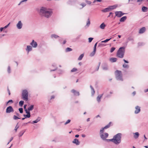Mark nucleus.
Returning a JSON list of instances; mask_svg holds the SVG:
<instances>
[{"instance_id": "41", "label": "nucleus", "mask_w": 148, "mask_h": 148, "mask_svg": "<svg viewBox=\"0 0 148 148\" xmlns=\"http://www.w3.org/2000/svg\"><path fill=\"white\" fill-rule=\"evenodd\" d=\"M7 71L9 73H11L10 67L9 66L8 67Z\"/></svg>"}, {"instance_id": "18", "label": "nucleus", "mask_w": 148, "mask_h": 148, "mask_svg": "<svg viewBox=\"0 0 148 148\" xmlns=\"http://www.w3.org/2000/svg\"><path fill=\"white\" fill-rule=\"evenodd\" d=\"M127 18L126 16H124L120 18V21L121 22H123L126 20Z\"/></svg>"}, {"instance_id": "3", "label": "nucleus", "mask_w": 148, "mask_h": 148, "mask_svg": "<svg viewBox=\"0 0 148 148\" xmlns=\"http://www.w3.org/2000/svg\"><path fill=\"white\" fill-rule=\"evenodd\" d=\"M125 47H122L119 48L118 50L116 56L117 57L122 58L124 57L125 51Z\"/></svg>"}, {"instance_id": "5", "label": "nucleus", "mask_w": 148, "mask_h": 148, "mask_svg": "<svg viewBox=\"0 0 148 148\" xmlns=\"http://www.w3.org/2000/svg\"><path fill=\"white\" fill-rule=\"evenodd\" d=\"M115 73L116 78L117 80H123L121 71L117 70L115 72Z\"/></svg>"}, {"instance_id": "63", "label": "nucleus", "mask_w": 148, "mask_h": 148, "mask_svg": "<svg viewBox=\"0 0 148 148\" xmlns=\"http://www.w3.org/2000/svg\"><path fill=\"white\" fill-rule=\"evenodd\" d=\"M27 105L26 104H25V105L24 106V109L25 110L26 109H27L26 108V106H27Z\"/></svg>"}, {"instance_id": "56", "label": "nucleus", "mask_w": 148, "mask_h": 148, "mask_svg": "<svg viewBox=\"0 0 148 148\" xmlns=\"http://www.w3.org/2000/svg\"><path fill=\"white\" fill-rule=\"evenodd\" d=\"M81 5L82 6V8H83L86 5V4L84 3H82L81 4Z\"/></svg>"}, {"instance_id": "58", "label": "nucleus", "mask_w": 148, "mask_h": 148, "mask_svg": "<svg viewBox=\"0 0 148 148\" xmlns=\"http://www.w3.org/2000/svg\"><path fill=\"white\" fill-rule=\"evenodd\" d=\"M10 24V23L8 25H6L5 26L4 28V29H6V28H7L8 26H9V25Z\"/></svg>"}, {"instance_id": "36", "label": "nucleus", "mask_w": 148, "mask_h": 148, "mask_svg": "<svg viewBox=\"0 0 148 148\" xmlns=\"http://www.w3.org/2000/svg\"><path fill=\"white\" fill-rule=\"evenodd\" d=\"M13 119L14 120H16L18 119H20V118L14 115L13 116Z\"/></svg>"}, {"instance_id": "64", "label": "nucleus", "mask_w": 148, "mask_h": 148, "mask_svg": "<svg viewBox=\"0 0 148 148\" xmlns=\"http://www.w3.org/2000/svg\"><path fill=\"white\" fill-rule=\"evenodd\" d=\"M55 98V96L54 95H52L51 96L50 99H54Z\"/></svg>"}, {"instance_id": "25", "label": "nucleus", "mask_w": 148, "mask_h": 148, "mask_svg": "<svg viewBox=\"0 0 148 148\" xmlns=\"http://www.w3.org/2000/svg\"><path fill=\"white\" fill-rule=\"evenodd\" d=\"M90 87L91 89V94L92 95H93L95 93V91L92 86L90 85Z\"/></svg>"}, {"instance_id": "29", "label": "nucleus", "mask_w": 148, "mask_h": 148, "mask_svg": "<svg viewBox=\"0 0 148 148\" xmlns=\"http://www.w3.org/2000/svg\"><path fill=\"white\" fill-rule=\"evenodd\" d=\"M123 67L124 68L128 69L129 67V66L125 64H124L123 65Z\"/></svg>"}, {"instance_id": "13", "label": "nucleus", "mask_w": 148, "mask_h": 148, "mask_svg": "<svg viewBox=\"0 0 148 148\" xmlns=\"http://www.w3.org/2000/svg\"><path fill=\"white\" fill-rule=\"evenodd\" d=\"M72 143L75 144L76 145H79L80 142L78 139L77 138L74 139L72 141Z\"/></svg>"}, {"instance_id": "48", "label": "nucleus", "mask_w": 148, "mask_h": 148, "mask_svg": "<svg viewBox=\"0 0 148 148\" xmlns=\"http://www.w3.org/2000/svg\"><path fill=\"white\" fill-rule=\"evenodd\" d=\"M145 44L143 42H139L138 43V45L140 46H142L143 45Z\"/></svg>"}, {"instance_id": "32", "label": "nucleus", "mask_w": 148, "mask_h": 148, "mask_svg": "<svg viewBox=\"0 0 148 148\" xmlns=\"http://www.w3.org/2000/svg\"><path fill=\"white\" fill-rule=\"evenodd\" d=\"M84 56V54L83 53L81 54L79 57L78 58V60H82Z\"/></svg>"}, {"instance_id": "27", "label": "nucleus", "mask_w": 148, "mask_h": 148, "mask_svg": "<svg viewBox=\"0 0 148 148\" xmlns=\"http://www.w3.org/2000/svg\"><path fill=\"white\" fill-rule=\"evenodd\" d=\"M34 108V105H31L29 107L27 108L28 110L29 111H32V110Z\"/></svg>"}, {"instance_id": "10", "label": "nucleus", "mask_w": 148, "mask_h": 148, "mask_svg": "<svg viewBox=\"0 0 148 148\" xmlns=\"http://www.w3.org/2000/svg\"><path fill=\"white\" fill-rule=\"evenodd\" d=\"M30 45L34 48H36L37 47L38 44L34 40H33L32 42L30 43Z\"/></svg>"}, {"instance_id": "11", "label": "nucleus", "mask_w": 148, "mask_h": 148, "mask_svg": "<svg viewBox=\"0 0 148 148\" xmlns=\"http://www.w3.org/2000/svg\"><path fill=\"white\" fill-rule=\"evenodd\" d=\"M135 108L136 110L134 112L135 113V114H137L139 113L140 111V107L138 106H137L135 107Z\"/></svg>"}, {"instance_id": "62", "label": "nucleus", "mask_w": 148, "mask_h": 148, "mask_svg": "<svg viewBox=\"0 0 148 148\" xmlns=\"http://www.w3.org/2000/svg\"><path fill=\"white\" fill-rule=\"evenodd\" d=\"M7 90L8 93V94L9 95H10V91L9 89L8 88Z\"/></svg>"}, {"instance_id": "51", "label": "nucleus", "mask_w": 148, "mask_h": 148, "mask_svg": "<svg viewBox=\"0 0 148 148\" xmlns=\"http://www.w3.org/2000/svg\"><path fill=\"white\" fill-rule=\"evenodd\" d=\"M100 64H101V63L100 62H99V64H98V65L97 66V68L96 69V71H97L99 69V66H100Z\"/></svg>"}, {"instance_id": "23", "label": "nucleus", "mask_w": 148, "mask_h": 148, "mask_svg": "<svg viewBox=\"0 0 148 148\" xmlns=\"http://www.w3.org/2000/svg\"><path fill=\"white\" fill-rule=\"evenodd\" d=\"M102 11L103 12H106L110 11L109 7L106 8L103 10H102Z\"/></svg>"}, {"instance_id": "44", "label": "nucleus", "mask_w": 148, "mask_h": 148, "mask_svg": "<svg viewBox=\"0 0 148 148\" xmlns=\"http://www.w3.org/2000/svg\"><path fill=\"white\" fill-rule=\"evenodd\" d=\"M25 112L27 114H30V111L28 110V109L25 110Z\"/></svg>"}, {"instance_id": "42", "label": "nucleus", "mask_w": 148, "mask_h": 148, "mask_svg": "<svg viewBox=\"0 0 148 148\" xmlns=\"http://www.w3.org/2000/svg\"><path fill=\"white\" fill-rule=\"evenodd\" d=\"M90 24V21L89 20V18H88V21L86 23V25L89 26Z\"/></svg>"}, {"instance_id": "16", "label": "nucleus", "mask_w": 148, "mask_h": 148, "mask_svg": "<svg viewBox=\"0 0 148 148\" xmlns=\"http://www.w3.org/2000/svg\"><path fill=\"white\" fill-rule=\"evenodd\" d=\"M145 31V27H143L141 28L139 31L140 34H142Z\"/></svg>"}, {"instance_id": "43", "label": "nucleus", "mask_w": 148, "mask_h": 148, "mask_svg": "<svg viewBox=\"0 0 148 148\" xmlns=\"http://www.w3.org/2000/svg\"><path fill=\"white\" fill-rule=\"evenodd\" d=\"M19 111L21 113H22L23 112V108H19L18 109Z\"/></svg>"}, {"instance_id": "24", "label": "nucleus", "mask_w": 148, "mask_h": 148, "mask_svg": "<svg viewBox=\"0 0 148 148\" xmlns=\"http://www.w3.org/2000/svg\"><path fill=\"white\" fill-rule=\"evenodd\" d=\"M106 26V25L104 23H103L100 25V28L101 29H103L105 28Z\"/></svg>"}, {"instance_id": "2", "label": "nucleus", "mask_w": 148, "mask_h": 148, "mask_svg": "<svg viewBox=\"0 0 148 148\" xmlns=\"http://www.w3.org/2000/svg\"><path fill=\"white\" fill-rule=\"evenodd\" d=\"M122 134L119 133L114 135L113 138L107 140V141H111L116 145H118L121 143Z\"/></svg>"}, {"instance_id": "47", "label": "nucleus", "mask_w": 148, "mask_h": 148, "mask_svg": "<svg viewBox=\"0 0 148 148\" xmlns=\"http://www.w3.org/2000/svg\"><path fill=\"white\" fill-rule=\"evenodd\" d=\"M71 120L70 119L66 121L64 125H66L68 123H69L71 122Z\"/></svg>"}, {"instance_id": "30", "label": "nucleus", "mask_w": 148, "mask_h": 148, "mask_svg": "<svg viewBox=\"0 0 148 148\" xmlns=\"http://www.w3.org/2000/svg\"><path fill=\"white\" fill-rule=\"evenodd\" d=\"M51 37L52 38H57L59 37V36L55 34H53L51 35Z\"/></svg>"}, {"instance_id": "39", "label": "nucleus", "mask_w": 148, "mask_h": 148, "mask_svg": "<svg viewBox=\"0 0 148 148\" xmlns=\"http://www.w3.org/2000/svg\"><path fill=\"white\" fill-rule=\"evenodd\" d=\"M115 49H116V48L115 47H112L110 49V52L111 53L113 52L114 51V50Z\"/></svg>"}, {"instance_id": "26", "label": "nucleus", "mask_w": 148, "mask_h": 148, "mask_svg": "<svg viewBox=\"0 0 148 148\" xmlns=\"http://www.w3.org/2000/svg\"><path fill=\"white\" fill-rule=\"evenodd\" d=\"M96 51V50L93 49V51L90 54V57H92L94 56L95 54Z\"/></svg>"}, {"instance_id": "59", "label": "nucleus", "mask_w": 148, "mask_h": 148, "mask_svg": "<svg viewBox=\"0 0 148 148\" xmlns=\"http://www.w3.org/2000/svg\"><path fill=\"white\" fill-rule=\"evenodd\" d=\"M123 61L125 63H129L128 61L125 60L124 59H123Z\"/></svg>"}, {"instance_id": "33", "label": "nucleus", "mask_w": 148, "mask_h": 148, "mask_svg": "<svg viewBox=\"0 0 148 148\" xmlns=\"http://www.w3.org/2000/svg\"><path fill=\"white\" fill-rule=\"evenodd\" d=\"M24 102L23 101H19V105L21 107H22L23 105Z\"/></svg>"}, {"instance_id": "9", "label": "nucleus", "mask_w": 148, "mask_h": 148, "mask_svg": "<svg viewBox=\"0 0 148 148\" xmlns=\"http://www.w3.org/2000/svg\"><path fill=\"white\" fill-rule=\"evenodd\" d=\"M23 26V24L21 21H19L16 25V27L18 29H21L22 28Z\"/></svg>"}, {"instance_id": "12", "label": "nucleus", "mask_w": 148, "mask_h": 148, "mask_svg": "<svg viewBox=\"0 0 148 148\" xmlns=\"http://www.w3.org/2000/svg\"><path fill=\"white\" fill-rule=\"evenodd\" d=\"M71 92L73 93L75 96H79V92L77 91L74 89H72L71 90Z\"/></svg>"}, {"instance_id": "37", "label": "nucleus", "mask_w": 148, "mask_h": 148, "mask_svg": "<svg viewBox=\"0 0 148 148\" xmlns=\"http://www.w3.org/2000/svg\"><path fill=\"white\" fill-rule=\"evenodd\" d=\"M111 38H110L109 39H107L106 40H105L102 41L101 42H104V43L106 42H108V41H109L111 39Z\"/></svg>"}, {"instance_id": "35", "label": "nucleus", "mask_w": 148, "mask_h": 148, "mask_svg": "<svg viewBox=\"0 0 148 148\" xmlns=\"http://www.w3.org/2000/svg\"><path fill=\"white\" fill-rule=\"evenodd\" d=\"M72 50V49L70 48L67 47L65 51L66 52H69Z\"/></svg>"}, {"instance_id": "1", "label": "nucleus", "mask_w": 148, "mask_h": 148, "mask_svg": "<svg viewBox=\"0 0 148 148\" xmlns=\"http://www.w3.org/2000/svg\"><path fill=\"white\" fill-rule=\"evenodd\" d=\"M53 12L52 10L47 9L45 8L42 7L40 9V14L42 16L48 18L52 15Z\"/></svg>"}, {"instance_id": "31", "label": "nucleus", "mask_w": 148, "mask_h": 148, "mask_svg": "<svg viewBox=\"0 0 148 148\" xmlns=\"http://www.w3.org/2000/svg\"><path fill=\"white\" fill-rule=\"evenodd\" d=\"M111 122H110L109 123L106 125L105 127H104V128L105 129H106L108 128H109L110 125L111 124Z\"/></svg>"}, {"instance_id": "6", "label": "nucleus", "mask_w": 148, "mask_h": 148, "mask_svg": "<svg viewBox=\"0 0 148 148\" xmlns=\"http://www.w3.org/2000/svg\"><path fill=\"white\" fill-rule=\"evenodd\" d=\"M28 93L27 90L25 89L23 90L22 93V97L23 99L26 101L28 100Z\"/></svg>"}, {"instance_id": "53", "label": "nucleus", "mask_w": 148, "mask_h": 148, "mask_svg": "<svg viewBox=\"0 0 148 148\" xmlns=\"http://www.w3.org/2000/svg\"><path fill=\"white\" fill-rule=\"evenodd\" d=\"M27 0H22V1H21L20 2V3L18 4V5H20L23 2H25V1H27Z\"/></svg>"}, {"instance_id": "34", "label": "nucleus", "mask_w": 148, "mask_h": 148, "mask_svg": "<svg viewBox=\"0 0 148 148\" xmlns=\"http://www.w3.org/2000/svg\"><path fill=\"white\" fill-rule=\"evenodd\" d=\"M23 116L25 117V118H29L31 116V115L27 114H24Z\"/></svg>"}, {"instance_id": "40", "label": "nucleus", "mask_w": 148, "mask_h": 148, "mask_svg": "<svg viewBox=\"0 0 148 148\" xmlns=\"http://www.w3.org/2000/svg\"><path fill=\"white\" fill-rule=\"evenodd\" d=\"M103 69L105 70H107L108 69V67L107 65L103 66Z\"/></svg>"}, {"instance_id": "61", "label": "nucleus", "mask_w": 148, "mask_h": 148, "mask_svg": "<svg viewBox=\"0 0 148 148\" xmlns=\"http://www.w3.org/2000/svg\"><path fill=\"white\" fill-rule=\"evenodd\" d=\"M113 14V13L112 12H110L109 13V15L108 16V17H109L110 16V15H112H112Z\"/></svg>"}, {"instance_id": "49", "label": "nucleus", "mask_w": 148, "mask_h": 148, "mask_svg": "<svg viewBox=\"0 0 148 148\" xmlns=\"http://www.w3.org/2000/svg\"><path fill=\"white\" fill-rule=\"evenodd\" d=\"M10 102H11V103H13V101H12V100L11 99L10 100L6 103V105H8V104L9 103H10Z\"/></svg>"}, {"instance_id": "20", "label": "nucleus", "mask_w": 148, "mask_h": 148, "mask_svg": "<svg viewBox=\"0 0 148 148\" xmlns=\"http://www.w3.org/2000/svg\"><path fill=\"white\" fill-rule=\"evenodd\" d=\"M117 7V6L116 5L110 6L108 7L110 10H113L115 9Z\"/></svg>"}, {"instance_id": "54", "label": "nucleus", "mask_w": 148, "mask_h": 148, "mask_svg": "<svg viewBox=\"0 0 148 148\" xmlns=\"http://www.w3.org/2000/svg\"><path fill=\"white\" fill-rule=\"evenodd\" d=\"M13 137H12L11 138L10 140L9 141L7 145H8L9 144V143L13 140Z\"/></svg>"}, {"instance_id": "38", "label": "nucleus", "mask_w": 148, "mask_h": 148, "mask_svg": "<svg viewBox=\"0 0 148 148\" xmlns=\"http://www.w3.org/2000/svg\"><path fill=\"white\" fill-rule=\"evenodd\" d=\"M77 70V69L75 68H73L71 70V72H75Z\"/></svg>"}, {"instance_id": "60", "label": "nucleus", "mask_w": 148, "mask_h": 148, "mask_svg": "<svg viewBox=\"0 0 148 148\" xmlns=\"http://www.w3.org/2000/svg\"><path fill=\"white\" fill-rule=\"evenodd\" d=\"M57 69V68L56 67L55 69H54L53 70H50V71L51 72V71H56V70Z\"/></svg>"}, {"instance_id": "22", "label": "nucleus", "mask_w": 148, "mask_h": 148, "mask_svg": "<svg viewBox=\"0 0 148 148\" xmlns=\"http://www.w3.org/2000/svg\"><path fill=\"white\" fill-rule=\"evenodd\" d=\"M134 138H135L136 139L138 138L139 136V134L138 132H136L134 133Z\"/></svg>"}, {"instance_id": "7", "label": "nucleus", "mask_w": 148, "mask_h": 148, "mask_svg": "<svg viewBox=\"0 0 148 148\" xmlns=\"http://www.w3.org/2000/svg\"><path fill=\"white\" fill-rule=\"evenodd\" d=\"M115 16L118 17H120L124 15L125 14L121 11H116L115 12Z\"/></svg>"}, {"instance_id": "15", "label": "nucleus", "mask_w": 148, "mask_h": 148, "mask_svg": "<svg viewBox=\"0 0 148 148\" xmlns=\"http://www.w3.org/2000/svg\"><path fill=\"white\" fill-rule=\"evenodd\" d=\"M117 60V58H111L109 59L110 61L112 63L116 62Z\"/></svg>"}, {"instance_id": "46", "label": "nucleus", "mask_w": 148, "mask_h": 148, "mask_svg": "<svg viewBox=\"0 0 148 148\" xmlns=\"http://www.w3.org/2000/svg\"><path fill=\"white\" fill-rule=\"evenodd\" d=\"M128 41L133 40L134 38L132 37H130L128 38Z\"/></svg>"}, {"instance_id": "14", "label": "nucleus", "mask_w": 148, "mask_h": 148, "mask_svg": "<svg viewBox=\"0 0 148 148\" xmlns=\"http://www.w3.org/2000/svg\"><path fill=\"white\" fill-rule=\"evenodd\" d=\"M32 50V48L31 46L29 45H28L27 46L26 50L28 53L29 51H31Z\"/></svg>"}, {"instance_id": "19", "label": "nucleus", "mask_w": 148, "mask_h": 148, "mask_svg": "<svg viewBox=\"0 0 148 148\" xmlns=\"http://www.w3.org/2000/svg\"><path fill=\"white\" fill-rule=\"evenodd\" d=\"M25 130H23L21 131L19 133L18 136L19 137L21 136L25 132Z\"/></svg>"}, {"instance_id": "55", "label": "nucleus", "mask_w": 148, "mask_h": 148, "mask_svg": "<svg viewBox=\"0 0 148 148\" xmlns=\"http://www.w3.org/2000/svg\"><path fill=\"white\" fill-rule=\"evenodd\" d=\"M97 42H96L95 45L94 47V49L96 50V47L97 45Z\"/></svg>"}, {"instance_id": "57", "label": "nucleus", "mask_w": 148, "mask_h": 148, "mask_svg": "<svg viewBox=\"0 0 148 148\" xmlns=\"http://www.w3.org/2000/svg\"><path fill=\"white\" fill-rule=\"evenodd\" d=\"M15 114H16L17 116L18 117H19L20 116V114L18 113H17L16 112H15Z\"/></svg>"}, {"instance_id": "8", "label": "nucleus", "mask_w": 148, "mask_h": 148, "mask_svg": "<svg viewBox=\"0 0 148 148\" xmlns=\"http://www.w3.org/2000/svg\"><path fill=\"white\" fill-rule=\"evenodd\" d=\"M14 111V110L13 108L11 106H9L6 108V113H10L13 112Z\"/></svg>"}, {"instance_id": "52", "label": "nucleus", "mask_w": 148, "mask_h": 148, "mask_svg": "<svg viewBox=\"0 0 148 148\" xmlns=\"http://www.w3.org/2000/svg\"><path fill=\"white\" fill-rule=\"evenodd\" d=\"M93 38H88V42H91L93 40Z\"/></svg>"}, {"instance_id": "50", "label": "nucleus", "mask_w": 148, "mask_h": 148, "mask_svg": "<svg viewBox=\"0 0 148 148\" xmlns=\"http://www.w3.org/2000/svg\"><path fill=\"white\" fill-rule=\"evenodd\" d=\"M18 123L16 125V127H15V129H14V130H15V131L16 132L17 131V129L19 127V126H18L17 125H18Z\"/></svg>"}, {"instance_id": "21", "label": "nucleus", "mask_w": 148, "mask_h": 148, "mask_svg": "<svg viewBox=\"0 0 148 148\" xmlns=\"http://www.w3.org/2000/svg\"><path fill=\"white\" fill-rule=\"evenodd\" d=\"M148 8L147 7L143 6L142 8V10L144 12H146L147 11Z\"/></svg>"}, {"instance_id": "4", "label": "nucleus", "mask_w": 148, "mask_h": 148, "mask_svg": "<svg viewBox=\"0 0 148 148\" xmlns=\"http://www.w3.org/2000/svg\"><path fill=\"white\" fill-rule=\"evenodd\" d=\"M104 129L105 128H104V127H103L100 130V135L101 138L103 140H107V139H106V138L108 136V134L106 133L104 134L103 133Z\"/></svg>"}, {"instance_id": "17", "label": "nucleus", "mask_w": 148, "mask_h": 148, "mask_svg": "<svg viewBox=\"0 0 148 148\" xmlns=\"http://www.w3.org/2000/svg\"><path fill=\"white\" fill-rule=\"evenodd\" d=\"M103 95V94L101 95H99L97 97V100L98 102H99L101 101V99Z\"/></svg>"}, {"instance_id": "45", "label": "nucleus", "mask_w": 148, "mask_h": 148, "mask_svg": "<svg viewBox=\"0 0 148 148\" xmlns=\"http://www.w3.org/2000/svg\"><path fill=\"white\" fill-rule=\"evenodd\" d=\"M85 1L88 4L90 5L91 3V2L90 1L86 0Z\"/></svg>"}, {"instance_id": "28", "label": "nucleus", "mask_w": 148, "mask_h": 148, "mask_svg": "<svg viewBox=\"0 0 148 148\" xmlns=\"http://www.w3.org/2000/svg\"><path fill=\"white\" fill-rule=\"evenodd\" d=\"M40 120V118L38 117L36 120L33 121L32 123H36L39 121Z\"/></svg>"}]
</instances>
